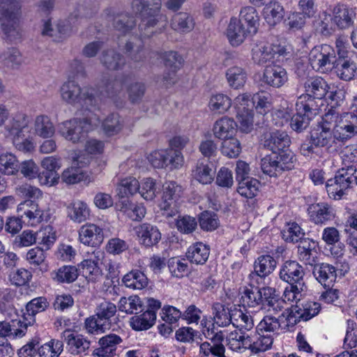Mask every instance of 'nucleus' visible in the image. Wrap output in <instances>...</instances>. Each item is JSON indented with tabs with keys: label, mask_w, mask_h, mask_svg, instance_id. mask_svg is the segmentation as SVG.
<instances>
[{
	"label": "nucleus",
	"mask_w": 357,
	"mask_h": 357,
	"mask_svg": "<svg viewBox=\"0 0 357 357\" xmlns=\"http://www.w3.org/2000/svg\"><path fill=\"white\" fill-rule=\"evenodd\" d=\"M113 26L121 34L129 33L135 26L133 17L127 13H119L113 17Z\"/></svg>",
	"instance_id": "8fccbe9b"
},
{
	"label": "nucleus",
	"mask_w": 357,
	"mask_h": 357,
	"mask_svg": "<svg viewBox=\"0 0 357 357\" xmlns=\"http://www.w3.org/2000/svg\"><path fill=\"white\" fill-rule=\"evenodd\" d=\"M225 77L228 85L234 89L243 88L248 80L247 71L238 66H233L227 68Z\"/></svg>",
	"instance_id": "7c9ffc66"
},
{
	"label": "nucleus",
	"mask_w": 357,
	"mask_h": 357,
	"mask_svg": "<svg viewBox=\"0 0 357 357\" xmlns=\"http://www.w3.org/2000/svg\"><path fill=\"white\" fill-rule=\"evenodd\" d=\"M18 163L16 158L10 153L0 155V172L4 174L13 175L18 171Z\"/></svg>",
	"instance_id": "338daca9"
},
{
	"label": "nucleus",
	"mask_w": 357,
	"mask_h": 357,
	"mask_svg": "<svg viewBox=\"0 0 357 357\" xmlns=\"http://www.w3.org/2000/svg\"><path fill=\"white\" fill-rule=\"evenodd\" d=\"M90 215V210L83 202H75L70 212V217L74 222L81 223L85 221Z\"/></svg>",
	"instance_id": "69168bd1"
},
{
	"label": "nucleus",
	"mask_w": 357,
	"mask_h": 357,
	"mask_svg": "<svg viewBox=\"0 0 357 357\" xmlns=\"http://www.w3.org/2000/svg\"><path fill=\"white\" fill-rule=\"evenodd\" d=\"M47 307V302L43 297L32 299L26 305V314H24V327L31 325L35 322L36 314L43 312Z\"/></svg>",
	"instance_id": "f704fd0d"
},
{
	"label": "nucleus",
	"mask_w": 357,
	"mask_h": 357,
	"mask_svg": "<svg viewBox=\"0 0 357 357\" xmlns=\"http://www.w3.org/2000/svg\"><path fill=\"white\" fill-rule=\"evenodd\" d=\"M147 159L153 167L158 169H180L184 164L182 153L172 149L154 151L149 155Z\"/></svg>",
	"instance_id": "1a4fd4ad"
},
{
	"label": "nucleus",
	"mask_w": 357,
	"mask_h": 357,
	"mask_svg": "<svg viewBox=\"0 0 357 357\" xmlns=\"http://www.w3.org/2000/svg\"><path fill=\"white\" fill-rule=\"evenodd\" d=\"M131 7L133 13L140 16L142 38H149L166 29L167 17L161 13L162 0H132Z\"/></svg>",
	"instance_id": "f257e3e1"
},
{
	"label": "nucleus",
	"mask_w": 357,
	"mask_h": 357,
	"mask_svg": "<svg viewBox=\"0 0 357 357\" xmlns=\"http://www.w3.org/2000/svg\"><path fill=\"white\" fill-rule=\"evenodd\" d=\"M88 162L89 160H85V158L82 155L77 156L73 161L75 166L65 169L62 173V181L67 184H75L81 181L84 178L81 167Z\"/></svg>",
	"instance_id": "c756f323"
},
{
	"label": "nucleus",
	"mask_w": 357,
	"mask_h": 357,
	"mask_svg": "<svg viewBox=\"0 0 357 357\" xmlns=\"http://www.w3.org/2000/svg\"><path fill=\"white\" fill-rule=\"evenodd\" d=\"M98 116L89 113L82 119L74 118L61 123L59 132L68 141L77 143L85 138L86 134L95 130L100 124Z\"/></svg>",
	"instance_id": "7ed1b4c3"
},
{
	"label": "nucleus",
	"mask_w": 357,
	"mask_h": 357,
	"mask_svg": "<svg viewBox=\"0 0 357 357\" xmlns=\"http://www.w3.org/2000/svg\"><path fill=\"white\" fill-rule=\"evenodd\" d=\"M209 256V248L202 243L192 245L186 252L189 261L195 264H204Z\"/></svg>",
	"instance_id": "ea45409f"
},
{
	"label": "nucleus",
	"mask_w": 357,
	"mask_h": 357,
	"mask_svg": "<svg viewBox=\"0 0 357 357\" xmlns=\"http://www.w3.org/2000/svg\"><path fill=\"white\" fill-rule=\"evenodd\" d=\"M227 345L235 351H244L251 346V337L243 330H234L227 336Z\"/></svg>",
	"instance_id": "c85d7f7f"
},
{
	"label": "nucleus",
	"mask_w": 357,
	"mask_h": 357,
	"mask_svg": "<svg viewBox=\"0 0 357 357\" xmlns=\"http://www.w3.org/2000/svg\"><path fill=\"white\" fill-rule=\"evenodd\" d=\"M156 319V314L144 312L141 314H136L130 318V326L135 331H145L150 328Z\"/></svg>",
	"instance_id": "c03bdc74"
},
{
	"label": "nucleus",
	"mask_w": 357,
	"mask_h": 357,
	"mask_svg": "<svg viewBox=\"0 0 357 357\" xmlns=\"http://www.w3.org/2000/svg\"><path fill=\"white\" fill-rule=\"evenodd\" d=\"M259 185L258 180L253 178L241 179L238 182L237 191L241 196L252 199L257 195Z\"/></svg>",
	"instance_id": "603ef678"
},
{
	"label": "nucleus",
	"mask_w": 357,
	"mask_h": 357,
	"mask_svg": "<svg viewBox=\"0 0 357 357\" xmlns=\"http://www.w3.org/2000/svg\"><path fill=\"white\" fill-rule=\"evenodd\" d=\"M304 88L307 96V102L312 100L314 106V99H321L328 92V86L326 82L321 77H314L307 79L304 83Z\"/></svg>",
	"instance_id": "4be33fe9"
},
{
	"label": "nucleus",
	"mask_w": 357,
	"mask_h": 357,
	"mask_svg": "<svg viewBox=\"0 0 357 357\" xmlns=\"http://www.w3.org/2000/svg\"><path fill=\"white\" fill-rule=\"evenodd\" d=\"M142 42L135 38L126 44V50L130 54V59L135 62L143 61L145 59Z\"/></svg>",
	"instance_id": "0e129e2a"
},
{
	"label": "nucleus",
	"mask_w": 357,
	"mask_h": 357,
	"mask_svg": "<svg viewBox=\"0 0 357 357\" xmlns=\"http://www.w3.org/2000/svg\"><path fill=\"white\" fill-rule=\"evenodd\" d=\"M276 265L277 262L273 257L261 255L255 262V273L261 278H265L275 270Z\"/></svg>",
	"instance_id": "a19ab883"
},
{
	"label": "nucleus",
	"mask_w": 357,
	"mask_h": 357,
	"mask_svg": "<svg viewBox=\"0 0 357 357\" xmlns=\"http://www.w3.org/2000/svg\"><path fill=\"white\" fill-rule=\"evenodd\" d=\"M248 34H252L248 32V30L243 26L241 20L236 17L230 19L227 29V36L232 46H238L243 43Z\"/></svg>",
	"instance_id": "a878e982"
},
{
	"label": "nucleus",
	"mask_w": 357,
	"mask_h": 357,
	"mask_svg": "<svg viewBox=\"0 0 357 357\" xmlns=\"http://www.w3.org/2000/svg\"><path fill=\"white\" fill-rule=\"evenodd\" d=\"M202 325L203 326V334L210 341L204 342L200 344V357H226L225 346L221 342H218L219 340H222L223 338L222 333L214 334V332L210 330V326L213 325L210 322L207 323V321L202 320Z\"/></svg>",
	"instance_id": "9b49d317"
},
{
	"label": "nucleus",
	"mask_w": 357,
	"mask_h": 357,
	"mask_svg": "<svg viewBox=\"0 0 357 357\" xmlns=\"http://www.w3.org/2000/svg\"><path fill=\"white\" fill-rule=\"evenodd\" d=\"M139 182L134 177L122 179L117 185V195L121 198L128 197L137 192Z\"/></svg>",
	"instance_id": "3c124183"
},
{
	"label": "nucleus",
	"mask_w": 357,
	"mask_h": 357,
	"mask_svg": "<svg viewBox=\"0 0 357 357\" xmlns=\"http://www.w3.org/2000/svg\"><path fill=\"white\" fill-rule=\"evenodd\" d=\"M308 212L311 220L316 224H322L334 217L332 208L326 203L312 204Z\"/></svg>",
	"instance_id": "2f4dec72"
},
{
	"label": "nucleus",
	"mask_w": 357,
	"mask_h": 357,
	"mask_svg": "<svg viewBox=\"0 0 357 357\" xmlns=\"http://www.w3.org/2000/svg\"><path fill=\"white\" fill-rule=\"evenodd\" d=\"M280 278L289 284H305V272L303 266L296 261H285L280 271Z\"/></svg>",
	"instance_id": "f3484780"
},
{
	"label": "nucleus",
	"mask_w": 357,
	"mask_h": 357,
	"mask_svg": "<svg viewBox=\"0 0 357 357\" xmlns=\"http://www.w3.org/2000/svg\"><path fill=\"white\" fill-rule=\"evenodd\" d=\"M337 119V115L332 109L322 116L321 121L311 131L310 141L314 146L327 149L333 146L337 139L333 132Z\"/></svg>",
	"instance_id": "20e7f679"
},
{
	"label": "nucleus",
	"mask_w": 357,
	"mask_h": 357,
	"mask_svg": "<svg viewBox=\"0 0 357 357\" xmlns=\"http://www.w3.org/2000/svg\"><path fill=\"white\" fill-rule=\"evenodd\" d=\"M134 229L140 244L146 247L157 244L161 238V234L158 227L149 223L140 224Z\"/></svg>",
	"instance_id": "b1692460"
},
{
	"label": "nucleus",
	"mask_w": 357,
	"mask_h": 357,
	"mask_svg": "<svg viewBox=\"0 0 357 357\" xmlns=\"http://www.w3.org/2000/svg\"><path fill=\"white\" fill-rule=\"evenodd\" d=\"M355 16L354 10L344 3H337L332 10V22L341 29L351 27Z\"/></svg>",
	"instance_id": "5701e85b"
},
{
	"label": "nucleus",
	"mask_w": 357,
	"mask_h": 357,
	"mask_svg": "<svg viewBox=\"0 0 357 357\" xmlns=\"http://www.w3.org/2000/svg\"><path fill=\"white\" fill-rule=\"evenodd\" d=\"M220 151L223 155L229 158H237L241 152V143L235 137L222 140Z\"/></svg>",
	"instance_id": "bf43d9fd"
},
{
	"label": "nucleus",
	"mask_w": 357,
	"mask_h": 357,
	"mask_svg": "<svg viewBox=\"0 0 357 357\" xmlns=\"http://www.w3.org/2000/svg\"><path fill=\"white\" fill-rule=\"evenodd\" d=\"M313 275L316 280L325 288L333 284L337 278V270L335 266L322 263L314 265Z\"/></svg>",
	"instance_id": "bb28decb"
},
{
	"label": "nucleus",
	"mask_w": 357,
	"mask_h": 357,
	"mask_svg": "<svg viewBox=\"0 0 357 357\" xmlns=\"http://www.w3.org/2000/svg\"><path fill=\"white\" fill-rule=\"evenodd\" d=\"M307 96H301L296 103L297 114L291 118V127L296 132H301L310 124L311 117L316 114V108L312 107V102H307Z\"/></svg>",
	"instance_id": "4468645a"
},
{
	"label": "nucleus",
	"mask_w": 357,
	"mask_h": 357,
	"mask_svg": "<svg viewBox=\"0 0 357 357\" xmlns=\"http://www.w3.org/2000/svg\"><path fill=\"white\" fill-rule=\"evenodd\" d=\"M335 52L329 45H321L312 48L309 54V62L316 71L325 73L331 70L335 61Z\"/></svg>",
	"instance_id": "f8f14e48"
},
{
	"label": "nucleus",
	"mask_w": 357,
	"mask_h": 357,
	"mask_svg": "<svg viewBox=\"0 0 357 357\" xmlns=\"http://www.w3.org/2000/svg\"><path fill=\"white\" fill-rule=\"evenodd\" d=\"M101 62L107 68L112 70L121 68L126 63L124 57L114 50L103 52Z\"/></svg>",
	"instance_id": "de8ad7c7"
},
{
	"label": "nucleus",
	"mask_w": 357,
	"mask_h": 357,
	"mask_svg": "<svg viewBox=\"0 0 357 357\" xmlns=\"http://www.w3.org/2000/svg\"><path fill=\"white\" fill-rule=\"evenodd\" d=\"M316 243L309 238L301 241L298 247V258L306 264L314 265L317 259Z\"/></svg>",
	"instance_id": "72a5a7b5"
},
{
	"label": "nucleus",
	"mask_w": 357,
	"mask_h": 357,
	"mask_svg": "<svg viewBox=\"0 0 357 357\" xmlns=\"http://www.w3.org/2000/svg\"><path fill=\"white\" fill-rule=\"evenodd\" d=\"M241 24L245 22L247 24L248 32L252 34L255 33L257 31L259 25V17L256 9L252 6H246L241 9L240 13V19Z\"/></svg>",
	"instance_id": "49530a36"
},
{
	"label": "nucleus",
	"mask_w": 357,
	"mask_h": 357,
	"mask_svg": "<svg viewBox=\"0 0 357 357\" xmlns=\"http://www.w3.org/2000/svg\"><path fill=\"white\" fill-rule=\"evenodd\" d=\"M40 195L38 188L31 185L24 188V225L36 227L43 220V211L36 202Z\"/></svg>",
	"instance_id": "0eeeda50"
},
{
	"label": "nucleus",
	"mask_w": 357,
	"mask_h": 357,
	"mask_svg": "<svg viewBox=\"0 0 357 357\" xmlns=\"http://www.w3.org/2000/svg\"><path fill=\"white\" fill-rule=\"evenodd\" d=\"M20 9L21 0H7L6 3L0 6V25L9 38L17 33L16 28Z\"/></svg>",
	"instance_id": "9d476101"
},
{
	"label": "nucleus",
	"mask_w": 357,
	"mask_h": 357,
	"mask_svg": "<svg viewBox=\"0 0 357 357\" xmlns=\"http://www.w3.org/2000/svg\"><path fill=\"white\" fill-rule=\"evenodd\" d=\"M335 132L337 139L347 140L357 134V116L353 113H346L340 117L338 123H335Z\"/></svg>",
	"instance_id": "dca6fc26"
},
{
	"label": "nucleus",
	"mask_w": 357,
	"mask_h": 357,
	"mask_svg": "<svg viewBox=\"0 0 357 357\" xmlns=\"http://www.w3.org/2000/svg\"><path fill=\"white\" fill-rule=\"evenodd\" d=\"M82 264L83 275L89 282H97L102 279V273L99 266L90 260H84Z\"/></svg>",
	"instance_id": "680f3d73"
},
{
	"label": "nucleus",
	"mask_w": 357,
	"mask_h": 357,
	"mask_svg": "<svg viewBox=\"0 0 357 357\" xmlns=\"http://www.w3.org/2000/svg\"><path fill=\"white\" fill-rule=\"evenodd\" d=\"M63 351V343L59 340H52L38 348L40 357H57Z\"/></svg>",
	"instance_id": "774afa93"
},
{
	"label": "nucleus",
	"mask_w": 357,
	"mask_h": 357,
	"mask_svg": "<svg viewBox=\"0 0 357 357\" xmlns=\"http://www.w3.org/2000/svg\"><path fill=\"white\" fill-rule=\"evenodd\" d=\"M78 270L73 266H63L54 272V280L59 282L70 283L78 277Z\"/></svg>",
	"instance_id": "052dcab7"
},
{
	"label": "nucleus",
	"mask_w": 357,
	"mask_h": 357,
	"mask_svg": "<svg viewBox=\"0 0 357 357\" xmlns=\"http://www.w3.org/2000/svg\"><path fill=\"white\" fill-rule=\"evenodd\" d=\"M263 15L266 22L270 26H275L283 19L284 9L280 3L272 1L265 5L263 10Z\"/></svg>",
	"instance_id": "473e14b6"
},
{
	"label": "nucleus",
	"mask_w": 357,
	"mask_h": 357,
	"mask_svg": "<svg viewBox=\"0 0 357 357\" xmlns=\"http://www.w3.org/2000/svg\"><path fill=\"white\" fill-rule=\"evenodd\" d=\"M123 282L128 288L142 289L147 286L148 278L139 271H132L123 277Z\"/></svg>",
	"instance_id": "09e8293b"
},
{
	"label": "nucleus",
	"mask_w": 357,
	"mask_h": 357,
	"mask_svg": "<svg viewBox=\"0 0 357 357\" xmlns=\"http://www.w3.org/2000/svg\"><path fill=\"white\" fill-rule=\"evenodd\" d=\"M137 192L145 200H153L158 192L155 181L150 177L143 178L139 182V190Z\"/></svg>",
	"instance_id": "6e6d98bb"
},
{
	"label": "nucleus",
	"mask_w": 357,
	"mask_h": 357,
	"mask_svg": "<svg viewBox=\"0 0 357 357\" xmlns=\"http://www.w3.org/2000/svg\"><path fill=\"white\" fill-rule=\"evenodd\" d=\"M231 324L238 330L250 331L254 327V321L250 314L241 309H231Z\"/></svg>",
	"instance_id": "4c0bfd02"
},
{
	"label": "nucleus",
	"mask_w": 357,
	"mask_h": 357,
	"mask_svg": "<svg viewBox=\"0 0 357 357\" xmlns=\"http://www.w3.org/2000/svg\"><path fill=\"white\" fill-rule=\"evenodd\" d=\"M241 299L244 306L250 307H255L262 303L259 288L252 286L244 289Z\"/></svg>",
	"instance_id": "5fc2aeb1"
},
{
	"label": "nucleus",
	"mask_w": 357,
	"mask_h": 357,
	"mask_svg": "<svg viewBox=\"0 0 357 357\" xmlns=\"http://www.w3.org/2000/svg\"><path fill=\"white\" fill-rule=\"evenodd\" d=\"M237 126L234 119L225 116L214 122L212 132L215 138L225 140L234 137Z\"/></svg>",
	"instance_id": "412c9836"
},
{
	"label": "nucleus",
	"mask_w": 357,
	"mask_h": 357,
	"mask_svg": "<svg viewBox=\"0 0 357 357\" xmlns=\"http://www.w3.org/2000/svg\"><path fill=\"white\" fill-rule=\"evenodd\" d=\"M357 167L349 165L340 169L335 177L328 179L326 184L327 192L331 198L340 199L355 181Z\"/></svg>",
	"instance_id": "423d86ee"
},
{
	"label": "nucleus",
	"mask_w": 357,
	"mask_h": 357,
	"mask_svg": "<svg viewBox=\"0 0 357 357\" xmlns=\"http://www.w3.org/2000/svg\"><path fill=\"white\" fill-rule=\"evenodd\" d=\"M124 88H126L129 100L133 103L140 100L146 91L143 83L134 82L130 75H121L100 85V96L118 103L125 97Z\"/></svg>",
	"instance_id": "f03ea898"
},
{
	"label": "nucleus",
	"mask_w": 357,
	"mask_h": 357,
	"mask_svg": "<svg viewBox=\"0 0 357 357\" xmlns=\"http://www.w3.org/2000/svg\"><path fill=\"white\" fill-rule=\"evenodd\" d=\"M337 77L344 81H350L356 76L357 66L351 60L340 59L335 66Z\"/></svg>",
	"instance_id": "79ce46f5"
},
{
	"label": "nucleus",
	"mask_w": 357,
	"mask_h": 357,
	"mask_svg": "<svg viewBox=\"0 0 357 357\" xmlns=\"http://www.w3.org/2000/svg\"><path fill=\"white\" fill-rule=\"evenodd\" d=\"M284 68L275 63L266 65L264 70L262 82L274 88H280L287 81Z\"/></svg>",
	"instance_id": "aec40b11"
},
{
	"label": "nucleus",
	"mask_w": 357,
	"mask_h": 357,
	"mask_svg": "<svg viewBox=\"0 0 357 357\" xmlns=\"http://www.w3.org/2000/svg\"><path fill=\"white\" fill-rule=\"evenodd\" d=\"M78 233L79 242L85 245L99 246L104 240L102 229L95 224L86 223L82 225Z\"/></svg>",
	"instance_id": "a211bd4d"
},
{
	"label": "nucleus",
	"mask_w": 357,
	"mask_h": 357,
	"mask_svg": "<svg viewBox=\"0 0 357 357\" xmlns=\"http://www.w3.org/2000/svg\"><path fill=\"white\" fill-rule=\"evenodd\" d=\"M172 29L178 33H186L190 32L195 26L193 18L186 13L175 14L170 23Z\"/></svg>",
	"instance_id": "58836bf2"
},
{
	"label": "nucleus",
	"mask_w": 357,
	"mask_h": 357,
	"mask_svg": "<svg viewBox=\"0 0 357 357\" xmlns=\"http://www.w3.org/2000/svg\"><path fill=\"white\" fill-rule=\"evenodd\" d=\"M232 105L231 99L223 93L213 94L208 101L209 110L218 114H224L229 111Z\"/></svg>",
	"instance_id": "c9c22d12"
},
{
	"label": "nucleus",
	"mask_w": 357,
	"mask_h": 357,
	"mask_svg": "<svg viewBox=\"0 0 357 357\" xmlns=\"http://www.w3.org/2000/svg\"><path fill=\"white\" fill-rule=\"evenodd\" d=\"M286 53V49L280 45L261 43L252 50L254 62L259 65L273 64L280 61V58Z\"/></svg>",
	"instance_id": "ddd939ff"
},
{
	"label": "nucleus",
	"mask_w": 357,
	"mask_h": 357,
	"mask_svg": "<svg viewBox=\"0 0 357 357\" xmlns=\"http://www.w3.org/2000/svg\"><path fill=\"white\" fill-rule=\"evenodd\" d=\"M273 340V335L261 333L255 341L251 339V346L249 349L256 354L265 351L271 347Z\"/></svg>",
	"instance_id": "e2e57ef3"
},
{
	"label": "nucleus",
	"mask_w": 357,
	"mask_h": 357,
	"mask_svg": "<svg viewBox=\"0 0 357 357\" xmlns=\"http://www.w3.org/2000/svg\"><path fill=\"white\" fill-rule=\"evenodd\" d=\"M182 192V187L174 181L166 182L163 185L162 201L159 206L162 215L168 220L177 216L178 213V200Z\"/></svg>",
	"instance_id": "6e6552de"
},
{
	"label": "nucleus",
	"mask_w": 357,
	"mask_h": 357,
	"mask_svg": "<svg viewBox=\"0 0 357 357\" xmlns=\"http://www.w3.org/2000/svg\"><path fill=\"white\" fill-rule=\"evenodd\" d=\"M193 178L202 184H209L214 178L215 172L208 162L199 161L192 174Z\"/></svg>",
	"instance_id": "37998d69"
},
{
	"label": "nucleus",
	"mask_w": 357,
	"mask_h": 357,
	"mask_svg": "<svg viewBox=\"0 0 357 357\" xmlns=\"http://www.w3.org/2000/svg\"><path fill=\"white\" fill-rule=\"evenodd\" d=\"M100 90V86L99 91ZM60 92L62 100L71 105L79 103L86 106L95 105L98 96H101L100 93L98 95L93 88L82 89L73 80H68L63 83Z\"/></svg>",
	"instance_id": "39448f33"
},
{
	"label": "nucleus",
	"mask_w": 357,
	"mask_h": 357,
	"mask_svg": "<svg viewBox=\"0 0 357 357\" xmlns=\"http://www.w3.org/2000/svg\"><path fill=\"white\" fill-rule=\"evenodd\" d=\"M213 319L220 326H227L231 324V310L227 309L222 303H216L212 307Z\"/></svg>",
	"instance_id": "4d7b16f0"
},
{
	"label": "nucleus",
	"mask_w": 357,
	"mask_h": 357,
	"mask_svg": "<svg viewBox=\"0 0 357 357\" xmlns=\"http://www.w3.org/2000/svg\"><path fill=\"white\" fill-rule=\"evenodd\" d=\"M290 142L289 137L285 132L276 130L264 135L263 144L264 147L276 153L278 151H284Z\"/></svg>",
	"instance_id": "393cba45"
},
{
	"label": "nucleus",
	"mask_w": 357,
	"mask_h": 357,
	"mask_svg": "<svg viewBox=\"0 0 357 357\" xmlns=\"http://www.w3.org/2000/svg\"><path fill=\"white\" fill-rule=\"evenodd\" d=\"M41 166L47 172L42 173L40 181L50 186L57 184L59 176L56 171L61 167L60 158L54 156L45 157L41 161Z\"/></svg>",
	"instance_id": "6ab92c4d"
},
{
	"label": "nucleus",
	"mask_w": 357,
	"mask_h": 357,
	"mask_svg": "<svg viewBox=\"0 0 357 357\" xmlns=\"http://www.w3.org/2000/svg\"><path fill=\"white\" fill-rule=\"evenodd\" d=\"M276 153L266 155L261 160L262 172L270 176H278L282 174L280 166L277 160Z\"/></svg>",
	"instance_id": "864d4df0"
},
{
	"label": "nucleus",
	"mask_w": 357,
	"mask_h": 357,
	"mask_svg": "<svg viewBox=\"0 0 357 357\" xmlns=\"http://www.w3.org/2000/svg\"><path fill=\"white\" fill-rule=\"evenodd\" d=\"M124 121L117 113L109 114L102 121V127L108 136L118 134L123 128Z\"/></svg>",
	"instance_id": "a18cd8bd"
},
{
	"label": "nucleus",
	"mask_w": 357,
	"mask_h": 357,
	"mask_svg": "<svg viewBox=\"0 0 357 357\" xmlns=\"http://www.w3.org/2000/svg\"><path fill=\"white\" fill-rule=\"evenodd\" d=\"M281 324L280 315L276 317L273 314H268L264 317L257 326V331L258 334H261V333L271 334L274 337L275 334L279 333V331L282 328Z\"/></svg>",
	"instance_id": "e433bc0d"
},
{
	"label": "nucleus",
	"mask_w": 357,
	"mask_h": 357,
	"mask_svg": "<svg viewBox=\"0 0 357 357\" xmlns=\"http://www.w3.org/2000/svg\"><path fill=\"white\" fill-rule=\"evenodd\" d=\"M24 132L36 134L43 138L51 137L54 134V127L48 116L45 115L38 116L33 124L24 117Z\"/></svg>",
	"instance_id": "2eb2a0df"
},
{
	"label": "nucleus",
	"mask_w": 357,
	"mask_h": 357,
	"mask_svg": "<svg viewBox=\"0 0 357 357\" xmlns=\"http://www.w3.org/2000/svg\"><path fill=\"white\" fill-rule=\"evenodd\" d=\"M66 337L68 351L73 355H82L90 347V342L82 335L74 334L69 331L63 333Z\"/></svg>",
	"instance_id": "cd10ccee"
},
{
	"label": "nucleus",
	"mask_w": 357,
	"mask_h": 357,
	"mask_svg": "<svg viewBox=\"0 0 357 357\" xmlns=\"http://www.w3.org/2000/svg\"><path fill=\"white\" fill-rule=\"evenodd\" d=\"M22 323L19 319H12L10 322L0 321V337L17 338L22 333Z\"/></svg>",
	"instance_id": "13d9d810"
}]
</instances>
